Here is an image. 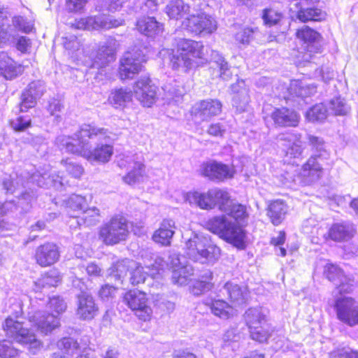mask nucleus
I'll return each mask as SVG.
<instances>
[{
  "label": "nucleus",
  "instance_id": "nucleus-12",
  "mask_svg": "<svg viewBox=\"0 0 358 358\" xmlns=\"http://www.w3.org/2000/svg\"><path fill=\"white\" fill-rule=\"evenodd\" d=\"M335 308L338 320L350 326L358 324V303L354 299L341 295L336 300Z\"/></svg>",
  "mask_w": 358,
  "mask_h": 358
},
{
  "label": "nucleus",
  "instance_id": "nucleus-33",
  "mask_svg": "<svg viewBox=\"0 0 358 358\" xmlns=\"http://www.w3.org/2000/svg\"><path fill=\"white\" fill-rule=\"evenodd\" d=\"M279 141L284 142L283 145L287 148V155L291 157H297L302 152L301 141L299 137L294 134H282L278 136Z\"/></svg>",
  "mask_w": 358,
  "mask_h": 358
},
{
  "label": "nucleus",
  "instance_id": "nucleus-56",
  "mask_svg": "<svg viewBox=\"0 0 358 358\" xmlns=\"http://www.w3.org/2000/svg\"><path fill=\"white\" fill-rule=\"evenodd\" d=\"M17 350L13 348L10 341L7 340L0 341V357L11 358L17 356Z\"/></svg>",
  "mask_w": 358,
  "mask_h": 358
},
{
  "label": "nucleus",
  "instance_id": "nucleus-43",
  "mask_svg": "<svg viewBox=\"0 0 358 358\" xmlns=\"http://www.w3.org/2000/svg\"><path fill=\"white\" fill-rule=\"evenodd\" d=\"M288 92L291 96L301 98L306 103L311 101L310 90L300 80L291 81Z\"/></svg>",
  "mask_w": 358,
  "mask_h": 358
},
{
  "label": "nucleus",
  "instance_id": "nucleus-13",
  "mask_svg": "<svg viewBox=\"0 0 358 358\" xmlns=\"http://www.w3.org/2000/svg\"><path fill=\"white\" fill-rule=\"evenodd\" d=\"M324 273L328 280L332 282L336 286L335 294H343L350 293L354 287V280L343 273V271L338 266L332 264H327Z\"/></svg>",
  "mask_w": 358,
  "mask_h": 358
},
{
  "label": "nucleus",
  "instance_id": "nucleus-20",
  "mask_svg": "<svg viewBox=\"0 0 358 358\" xmlns=\"http://www.w3.org/2000/svg\"><path fill=\"white\" fill-rule=\"evenodd\" d=\"M77 317L82 320H91L97 315L98 306L92 296L87 292H82L76 296Z\"/></svg>",
  "mask_w": 358,
  "mask_h": 358
},
{
  "label": "nucleus",
  "instance_id": "nucleus-51",
  "mask_svg": "<svg viewBox=\"0 0 358 358\" xmlns=\"http://www.w3.org/2000/svg\"><path fill=\"white\" fill-rule=\"evenodd\" d=\"M330 108L336 115H345L350 111V107L344 99L337 97L329 102Z\"/></svg>",
  "mask_w": 358,
  "mask_h": 358
},
{
  "label": "nucleus",
  "instance_id": "nucleus-61",
  "mask_svg": "<svg viewBox=\"0 0 358 358\" xmlns=\"http://www.w3.org/2000/svg\"><path fill=\"white\" fill-rule=\"evenodd\" d=\"M252 30L245 28L236 34V41L242 45H248L252 38Z\"/></svg>",
  "mask_w": 358,
  "mask_h": 358
},
{
  "label": "nucleus",
  "instance_id": "nucleus-3",
  "mask_svg": "<svg viewBox=\"0 0 358 358\" xmlns=\"http://www.w3.org/2000/svg\"><path fill=\"white\" fill-rule=\"evenodd\" d=\"M207 229L238 248L245 246V233L236 222L225 216H217L206 223Z\"/></svg>",
  "mask_w": 358,
  "mask_h": 358
},
{
  "label": "nucleus",
  "instance_id": "nucleus-47",
  "mask_svg": "<svg viewBox=\"0 0 358 358\" xmlns=\"http://www.w3.org/2000/svg\"><path fill=\"white\" fill-rule=\"evenodd\" d=\"M206 277V280H199L194 282L192 288V293L194 295H200L210 290L213 284L210 281L213 278V273L208 271L203 277Z\"/></svg>",
  "mask_w": 358,
  "mask_h": 358
},
{
  "label": "nucleus",
  "instance_id": "nucleus-25",
  "mask_svg": "<svg viewBox=\"0 0 358 358\" xmlns=\"http://www.w3.org/2000/svg\"><path fill=\"white\" fill-rule=\"evenodd\" d=\"M176 229L175 222L171 219H164L152 235V240L163 246L171 245V239Z\"/></svg>",
  "mask_w": 358,
  "mask_h": 358
},
{
  "label": "nucleus",
  "instance_id": "nucleus-40",
  "mask_svg": "<svg viewBox=\"0 0 358 358\" xmlns=\"http://www.w3.org/2000/svg\"><path fill=\"white\" fill-rule=\"evenodd\" d=\"M15 30L8 23L7 15L0 22V48L15 43Z\"/></svg>",
  "mask_w": 358,
  "mask_h": 358
},
{
  "label": "nucleus",
  "instance_id": "nucleus-39",
  "mask_svg": "<svg viewBox=\"0 0 358 358\" xmlns=\"http://www.w3.org/2000/svg\"><path fill=\"white\" fill-rule=\"evenodd\" d=\"M71 216L76 218L79 225L94 226L99 222L100 214L98 208L92 207L85 208L80 215H71Z\"/></svg>",
  "mask_w": 358,
  "mask_h": 358
},
{
  "label": "nucleus",
  "instance_id": "nucleus-35",
  "mask_svg": "<svg viewBox=\"0 0 358 358\" xmlns=\"http://www.w3.org/2000/svg\"><path fill=\"white\" fill-rule=\"evenodd\" d=\"M287 210V205L282 201L275 200L268 205L267 215L272 224L278 226L285 219Z\"/></svg>",
  "mask_w": 358,
  "mask_h": 358
},
{
  "label": "nucleus",
  "instance_id": "nucleus-17",
  "mask_svg": "<svg viewBox=\"0 0 358 358\" xmlns=\"http://www.w3.org/2000/svg\"><path fill=\"white\" fill-rule=\"evenodd\" d=\"M222 103L217 99L204 100L195 103L192 108V115L196 122L208 121L221 113Z\"/></svg>",
  "mask_w": 358,
  "mask_h": 358
},
{
  "label": "nucleus",
  "instance_id": "nucleus-57",
  "mask_svg": "<svg viewBox=\"0 0 358 358\" xmlns=\"http://www.w3.org/2000/svg\"><path fill=\"white\" fill-rule=\"evenodd\" d=\"M62 164L66 168V171L74 178H80L83 173L82 166L73 162L69 159H63Z\"/></svg>",
  "mask_w": 358,
  "mask_h": 358
},
{
  "label": "nucleus",
  "instance_id": "nucleus-54",
  "mask_svg": "<svg viewBox=\"0 0 358 358\" xmlns=\"http://www.w3.org/2000/svg\"><path fill=\"white\" fill-rule=\"evenodd\" d=\"M37 101L38 99L33 97L30 93L24 90L21 94V101L19 104L20 111L25 112L28 109L34 108Z\"/></svg>",
  "mask_w": 358,
  "mask_h": 358
},
{
  "label": "nucleus",
  "instance_id": "nucleus-14",
  "mask_svg": "<svg viewBox=\"0 0 358 358\" xmlns=\"http://www.w3.org/2000/svg\"><path fill=\"white\" fill-rule=\"evenodd\" d=\"M120 168L129 169L128 173L122 177V180L129 185L143 181L145 176V165L138 160L135 155L126 156L118 161Z\"/></svg>",
  "mask_w": 358,
  "mask_h": 358
},
{
  "label": "nucleus",
  "instance_id": "nucleus-59",
  "mask_svg": "<svg viewBox=\"0 0 358 358\" xmlns=\"http://www.w3.org/2000/svg\"><path fill=\"white\" fill-rule=\"evenodd\" d=\"M262 18L266 24L272 26L280 21L281 14L273 9H265L264 10Z\"/></svg>",
  "mask_w": 358,
  "mask_h": 358
},
{
  "label": "nucleus",
  "instance_id": "nucleus-53",
  "mask_svg": "<svg viewBox=\"0 0 358 358\" xmlns=\"http://www.w3.org/2000/svg\"><path fill=\"white\" fill-rule=\"evenodd\" d=\"M331 358H358V351L352 350L350 348H338L329 352Z\"/></svg>",
  "mask_w": 358,
  "mask_h": 358
},
{
  "label": "nucleus",
  "instance_id": "nucleus-18",
  "mask_svg": "<svg viewBox=\"0 0 358 358\" xmlns=\"http://www.w3.org/2000/svg\"><path fill=\"white\" fill-rule=\"evenodd\" d=\"M201 173L209 180L221 182L232 178L235 170L227 164L213 161L203 164Z\"/></svg>",
  "mask_w": 358,
  "mask_h": 358
},
{
  "label": "nucleus",
  "instance_id": "nucleus-45",
  "mask_svg": "<svg viewBox=\"0 0 358 358\" xmlns=\"http://www.w3.org/2000/svg\"><path fill=\"white\" fill-rule=\"evenodd\" d=\"M132 95L130 90L120 88L111 92L109 100L115 108L124 107L131 101Z\"/></svg>",
  "mask_w": 358,
  "mask_h": 358
},
{
  "label": "nucleus",
  "instance_id": "nucleus-55",
  "mask_svg": "<svg viewBox=\"0 0 358 358\" xmlns=\"http://www.w3.org/2000/svg\"><path fill=\"white\" fill-rule=\"evenodd\" d=\"M148 275H150L149 270L148 271H145L143 266H136L131 273L129 281L131 285H137L140 283L144 282Z\"/></svg>",
  "mask_w": 358,
  "mask_h": 358
},
{
  "label": "nucleus",
  "instance_id": "nucleus-10",
  "mask_svg": "<svg viewBox=\"0 0 358 358\" xmlns=\"http://www.w3.org/2000/svg\"><path fill=\"white\" fill-rule=\"evenodd\" d=\"M182 26L188 31L203 36L211 34L217 28L216 20L205 13L189 15L184 20Z\"/></svg>",
  "mask_w": 358,
  "mask_h": 358
},
{
  "label": "nucleus",
  "instance_id": "nucleus-48",
  "mask_svg": "<svg viewBox=\"0 0 358 358\" xmlns=\"http://www.w3.org/2000/svg\"><path fill=\"white\" fill-rule=\"evenodd\" d=\"M59 350L63 351L68 355H73L78 351L81 347L77 341L73 338H63L57 342Z\"/></svg>",
  "mask_w": 358,
  "mask_h": 358
},
{
  "label": "nucleus",
  "instance_id": "nucleus-19",
  "mask_svg": "<svg viewBox=\"0 0 358 358\" xmlns=\"http://www.w3.org/2000/svg\"><path fill=\"white\" fill-rule=\"evenodd\" d=\"M118 46L119 44L115 38L108 37L104 44L99 48L92 62V67L98 69H103L109 63L113 62Z\"/></svg>",
  "mask_w": 358,
  "mask_h": 358
},
{
  "label": "nucleus",
  "instance_id": "nucleus-37",
  "mask_svg": "<svg viewBox=\"0 0 358 358\" xmlns=\"http://www.w3.org/2000/svg\"><path fill=\"white\" fill-rule=\"evenodd\" d=\"M354 228L350 223L334 224L329 230V236L336 241L347 240L353 236Z\"/></svg>",
  "mask_w": 358,
  "mask_h": 358
},
{
  "label": "nucleus",
  "instance_id": "nucleus-2",
  "mask_svg": "<svg viewBox=\"0 0 358 358\" xmlns=\"http://www.w3.org/2000/svg\"><path fill=\"white\" fill-rule=\"evenodd\" d=\"M49 308L54 310L52 313L38 310L29 313V320L36 330L42 334L47 335L59 325L58 315L65 311L66 303L62 298L54 296L50 299Z\"/></svg>",
  "mask_w": 358,
  "mask_h": 358
},
{
  "label": "nucleus",
  "instance_id": "nucleus-7",
  "mask_svg": "<svg viewBox=\"0 0 358 358\" xmlns=\"http://www.w3.org/2000/svg\"><path fill=\"white\" fill-rule=\"evenodd\" d=\"M203 45L201 42L182 39L178 43V48L172 55L171 63L173 69L182 68L184 71L192 68L194 58H203Z\"/></svg>",
  "mask_w": 358,
  "mask_h": 358
},
{
  "label": "nucleus",
  "instance_id": "nucleus-58",
  "mask_svg": "<svg viewBox=\"0 0 358 358\" xmlns=\"http://www.w3.org/2000/svg\"><path fill=\"white\" fill-rule=\"evenodd\" d=\"M88 0H66L65 9L69 13L81 12Z\"/></svg>",
  "mask_w": 358,
  "mask_h": 358
},
{
  "label": "nucleus",
  "instance_id": "nucleus-52",
  "mask_svg": "<svg viewBox=\"0 0 358 358\" xmlns=\"http://www.w3.org/2000/svg\"><path fill=\"white\" fill-rule=\"evenodd\" d=\"M25 90L30 93L33 97L38 100L45 92L46 86L43 81L35 80L30 83Z\"/></svg>",
  "mask_w": 358,
  "mask_h": 358
},
{
  "label": "nucleus",
  "instance_id": "nucleus-49",
  "mask_svg": "<svg viewBox=\"0 0 358 358\" xmlns=\"http://www.w3.org/2000/svg\"><path fill=\"white\" fill-rule=\"evenodd\" d=\"M87 205L86 199L78 194H72L66 201L67 207L78 212L79 215L87 207Z\"/></svg>",
  "mask_w": 358,
  "mask_h": 358
},
{
  "label": "nucleus",
  "instance_id": "nucleus-16",
  "mask_svg": "<svg viewBox=\"0 0 358 358\" xmlns=\"http://www.w3.org/2000/svg\"><path fill=\"white\" fill-rule=\"evenodd\" d=\"M134 94L144 106L150 107L157 100V87L148 76H141L135 83Z\"/></svg>",
  "mask_w": 358,
  "mask_h": 358
},
{
  "label": "nucleus",
  "instance_id": "nucleus-9",
  "mask_svg": "<svg viewBox=\"0 0 358 358\" xmlns=\"http://www.w3.org/2000/svg\"><path fill=\"white\" fill-rule=\"evenodd\" d=\"M128 233L126 220L123 217L115 216L101 228L99 236L105 244L115 245L124 241Z\"/></svg>",
  "mask_w": 358,
  "mask_h": 358
},
{
  "label": "nucleus",
  "instance_id": "nucleus-11",
  "mask_svg": "<svg viewBox=\"0 0 358 358\" xmlns=\"http://www.w3.org/2000/svg\"><path fill=\"white\" fill-rule=\"evenodd\" d=\"M123 302L135 312L136 315L141 320H149L152 315V309L148 305V299L144 292L139 290H130L125 293Z\"/></svg>",
  "mask_w": 358,
  "mask_h": 358
},
{
  "label": "nucleus",
  "instance_id": "nucleus-1",
  "mask_svg": "<svg viewBox=\"0 0 358 358\" xmlns=\"http://www.w3.org/2000/svg\"><path fill=\"white\" fill-rule=\"evenodd\" d=\"M112 134L105 128L83 124L73 136H59L57 144L66 152L83 157L90 162H108L113 153L110 145Z\"/></svg>",
  "mask_w": 358,
  "mask_h": 358
},
{
  "label": "nucleus",
  "instance_id": "nucleus-50",
  "mask_svg": "<svg viewBox=\"0 0 358 358\" xmlns=\"http://www.w3.org/2000/svg\"><path fill=\"white\" fill-rule=\"evenodd\" d=\"M10 125L15 131L22 132L31 127V120L28 115H20L11 120Z\"/></svg>",
  "mask_w": 358,
  "mask_h": 358
},
{
  "label": "nucleus",
  "instance_id": "nucleus-5",
  "mask_svg": "<svg viewBox=\"0 0 358 358\" xmlns=\"http://www.w3.org/2000/svg\"><path fill=\"white\" fill-rule=\"evenodd\" d=\"M3 328L9 338L17 343L27 346L29 352L36 355L41 348V342L36 338L34 334L23 327L22 322L8 317L6 319Z\"/></svg>",
  "mask_w": 358,
  "mask_h": 358
},
{
  "label": "nucleus",
  "instance_id": "nucleus-44",
  "mask_svg": "<svg viewBox=\"0 0 358 358\" xmlns=\"http://www.w3.org/2000/svg\"><path fill=\"white\" fill-rule=\"evenodd\" d=\"M250 338L259 343H264L271 336L273 329L268 322L250 328Z\"/></svg>",
  "mask_w": 358,
  "mask_h": 358
},
{
  "label": "nucleus",
  "instance_id": "nucleus-30",
  "mask_svg": "<svg viewBox=\"0 0 358 358\" xmlns=\"http://www.w3.org/2000/svg\"><path fill=\"white\" fill-rule=\"evenodd\" d=\"M223 291L227 293L231 301L235 305L244 304L248 299L249 292L245 286L228 282L224 285Z\"/></svg>",
  "mask_w": 358,
  "mask_h": 358
},
{
  "label": "nucleus",
  "instance_id": "nucleus-64",
  "mask_svg": "<svg viewBox=\"0 0 358 358\" xmlns=\"http://www.w3.org/2000/svg\"><path fill=\"white\" fill-rule=\"evenodd\" d=\"M17 50L22 53H26L31 48V41L26 36H20L17 39L15 38V43Z\"/></svg>",
  "mask_w": 358,
  "mask_h": 358
},
{
  "label": "nucleus",
  "instance_id": "nucleus-34",
  "mask_svg": "<svg viewBox=\"0 0 358 358\" xmlns=\"http://www.w3.org/2000/svg\"><path fill=\"white\" fill-rule=\"evenodd\" d=\"M189 12L190 6L184 0H171L166 6V13L171 19H181Z\"/></svg>",
  "mask_w": 358,
  "mask_h": 358
},
{
  "label": "nucleus",
  "instance_id": "nucleus-23",
  "mask_svg": "<svg viewBox=\"0 0 358 358\" xmlns=\"http://www.w3.org/2000/svg\"><path fill=\"white\" fill-rule=\"evenodd\" d=\"M59 258L58 247L52 243H46L38 246L35 252V259L37 264L43 267L54 264Z\"/></svg>",
  "mask_w": 358,
  "mask_h": 358
},
{
  "label": "nucleus",
  "instance_id": "nucleus-41",
  "mask_svg": "<svg viewBox=\"0 0 358 358\" xmlns=\"http://www.w3.org/2000/svg\"><path fill=\"white\" fill-rule=\"evenodd\" d=\"M244 318L248 329L268 322L266 315L263 310L259 308H249L245 313Z\"/></svg>",
  "mask_w": 358,
  "mask_h": 358
},
{
  "label": "nucleus",
  "instance_id": "nucleus-31",
  "mask_svg": "<svg viewBox=\"0 0 358 358\" xmlns=\"http://www.w3.org/2000/svg\"><path fill=\"white\" fill-rule=\"evenodd\" d=\"M0 71L6 79L12 80L22 73V66L17 65L7 52L1 51L0 52Z\"/></svg>",
  "mask_w": 358,
  "mask_h": 358
},
{
  "label": "nucleus",
  "instance_id": "nucleus-27",
  "mask_svg": "<svg viewBox=\"0 0 358 358\" xmlns=\"http://www.w3.org/2000/svg\"><path fill=\"white\" fill-rule=\"evenodd\" d=\"M136 29L149 38H155L164 30L163 24L153 17H143L136 22Z\"/></svg>",
  "mask_w": 358,
  "mask_h": 358
},
{
  "label": "nucleus",
  "instance_id": "nucleus-8",
  "mask_svg": "<svg viewBox=\"0 0 358 358\" xmlns=\"http://www.w3.org/2000/svg\"><path fill=\"white\" fill-rule=\"evenodd\" d=\"M147 50L135 47L125 52L120 59L119 76L122 80L133 79L143 69V64L147 61Z\"/></svg>",
  "mask_w": 358,
  "mask_h": 358
},
{
  "label": "nucleus",
  "instance_id": "nucleus-36",
  "mask_svg": "<svg viewBox=\"0 0 358 358\" xmlns=\"http://www.w3.org/2000/svg\"><path fill=\"white\" fill-rule=\"evenodd\" d=\"M136 266V263L127 259L117 262L109 268V275L115 281L122 284L127 275L129 268Z\"/></svg>",
  "mask_w": 358,
  "mask_h": 358
},
{
  "label": "nucleus",
  "instance_id": "nucleus-6",
  "mask_svg": "<svg viewBox=\"0 0 358 358\" xmlns=\"http://www.w3.org/2000/svg\"><path fill=\"white\" fill-rule=\"evenodd\" d=\"M186 200L190 204H194L201 209L210 210L218 206L222 211L226 205L230 203L229 193L217 187L210 189L206 192H193L187 193Z\"/></svg>",
  "mask_w": 358,
  "mask_h": 358
},
{
  "label": "nucleus",
  "instance_id": "nucleus-38",
  "mask_svg": "<svg viewBox=\"0 0 358 358\" xmlns=\"http://www.w3.org/2000/svg\"><path fill=\"white\" fill-rule=\"evenodd\" d=\"M207 305L213 314L222 319H229L235 313L234 308L223 300H213Z\"/></svg>",
  "mask_w": 358,
  "mask_h": 358
},
{
  "label": "nucleus",
  "instance_id": "nucleus-62",
  "mask_svg": "<svg viewBox=\"0 0 358 358\" xmlns=\"http://www.w3.org/2000/svg\"><path fill=\"white\" fill-rule=\"evenodd\" d=\"M63 40L65 49L73 52L80 48V42L76 36L70 35L69 36L64 37Z\"/></svg>",
  "mask_w": 358,
  "mask_h": 358
},
{
  "label": "nucleus",
  "instance_id": "nucleus-28",
  "mask_svg": "<svg viewBox=\"0 0 358 358\" xmlns=\"http://www.w3.org/2000/svg\"><path fill=\"white\" fill-rule=\"evenodd\" d=\"M144 268L149 270L150 275L152 278L164 267L166 262L150 249L143 250L141 252Z\"/></svg>",
  "mask_w": 358,
  "mask_h": 358
},
{
  "label": "nucleus",
  "instance_id": "nucleus-29",
  "mask_svg": "<svg viewBox=\"0 0 358 358\" xmlns=\"http://www.w3.org/2000/svg\"><path fill=\"white\" fill-rule=\"evenodd\" d=\"M29 181L38 187L45 188L54 187L56 189H59L64 185L62 178L57 175L46 172L43 173L39 172L34 173L29 178Z\"/></svg>",
  "mask_w": 358,
  "mask_h": 358
},
{
  "label": "nucleus",
  "instance_id": "nucleus-4",
  "mask_svg": "<svg viewBox=\"0 0 358 358\" xmlns=\"http://www.w3.org/2000/svg\"><path fill=\"white\" fill-rule=\"evenodd\" d=\"M185 253L194 262L202 264L213 263L220 255V249L209 244L207 238L201 234L192 233L185 241Z\"/></svg>",
  "mask_w": 358,
  "mask_h": 358
},
{
  "label": "nucleus",
  "instance_id": "nucleus-42",
  "mask_svg": "<svg viewBox=\"0 0 358 358\" xmlns=\"http://www.w3.org/2000/svg\"><path fill=\"white\" fill-rule=\"evenodd\" d=\"M60 281L61 277L59 272L56 270H51L35 282L36 291L57 287Z\"/></svg>",
  "mask_w": 358,
  "mask_h": 358
},
{
  "label": "nucleus",
  "instance_id": "nucleus-21",
  "mask_svg": "<svg viewBox=\"0 0 358 358\" xmlns=\"http://www.w3.org/2000/svg\"><path fill=\"white\" fill-rule=\"evenodd\" d=\"M170 264L173 267L172 271V282L178 285H185L190 280L194 274V269L191 265H182L180 256L178 254H173L169 257Z\"/></svg>",
  "mask_w": 358,
  "mask_h": 358
},
{
  "label": "nucleus",
  "instance_id": "nucleus-32",
  "mask_svg": "<svg viewBox=\"0 0 358 358\" xmlns=\"http://www.w3.org/2000/svg\"><path fill=\"white\" fill-rule=\"evenodd\" d=\"M313 0H291L290 10L298 9L297 18L303 22L313 20Z\"/></svg>",
  "mask_w": 358,
  "mask_h": 358
},
{
  "label": "nucleus",
  "instance_id": "nucleus-60",
  "mask_svg": "<svg viewBox=\"0 0 358 358\" xmlns=\"http://www.w3.org/2000/svg\"><path fill=\"white\" fill-rule=\"evenodd\" d=\"M207 134L215 137H222L226 132V127L220 122L210 124L207 129Z\"/></svg>",
  "mask_w": 358,
  "mask_h": 358
},
{
  "label": "nucleus",
  "instance_id": "nucleus-24",
  "mask_svg": "<svg viewBox=\"0 0 358 358\" xmlns=\"http://www.w3.org/2000/svg\"><path fill=\"white\" fill-rule=\"evenodd\" d=\"M276 127H296L299 122V115L293 110L287 108H275L271 114Z\"/></svg>",
  "mask_w": 358,
  "mask_h": 358
},
{
  "label": "nucleus",
  "instance_id": "nucleus-63",
  "mask_svg": "<svg viewBox=\"0 0 358 358\" xmlns=\"http://www.w3.org/2000/svg\"><path fill=\"white\" fill-rule=\"evenodd\" d=\"M63 108L64 106L59 100L53 99L49 101L47 109L51 115H55L57 119H59L60 116L57 113L60 112Z\"/></svg>",
  "mask_w": 358,
  "mask_h": 358
},
{
  "label": "nucleus",
  "instance_id": "nucleus-46",
  "mask_svg": "<svg viewBox=\"0 0 358 358\" xmlns=\"http://www.w3.org/2000/svg\"><path fill=\"white\" fill-rule=\"evenodd\" d=\"M223 212L234 217L236 220H243L247 217L246 208L239 203H234L230 199V203L226 205Z\"/></svg>",
  "mask_w": 358,
  "mask_h": 358
},
{
  "label": "nucleus",
  "instance_id": "nucleus-15",
  "mask_svg": "<svg viewBox=\"0 0 358 358\" xmlns=\"http://www.w3.org/2000/svg\"><path fill=\"white\" fill-rule=\"evenodd\" d=\"M122 19H114L110 16L96 15L81 18L76 22V27L80 29H110L124 24Z\"/></svg>",
  "mask_w": 358,
  "mask_h": 358
},
{
  "label": "nucleus",
  "instance_id": "nucleus-22",
  "mask_svg": "<svg viewBox=\"0 0 358 358\" xmlns=\"http://www.w3.org/2000/svg\"><path fill=\"white\" fill-rule=\"evenodd\" d=\"M296 36L300 41L302 61L311 62L313 57V29L303 25L298 29Z\"/></svg>",
  "mask_w": 358,
  "mask_h": 358
},
{
  "label": "nucleus",
  "instance_id": "nucleus-26",
  "mask_svg": "<svg viewBox=\"0 0 358 358\" xmlns=\"http://www.w3.org/2000/svg\"><path fill=\"white\" fill-rule=\"evenodd\" d=\"M231 90L235 95L233 97V106L240 112L245 111L250 101L248 89L243 80H238L231 86Z\"/></svg>",
  "mask_w": 358,
  "mask_h": 358
}]
</instances>
